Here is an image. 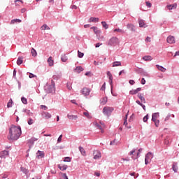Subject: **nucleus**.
<instances>
[{
  "mask_svg": "<svg viewBox=\"0 0 179 179\" xmlns=\"http://www.w3.org/2000/svg\"><path fill=\"white\" fill-rule=\"evenodd\" d=\"M21 135L22 129L20 128V127L12 125L11 127L9 129L8 139L9 141H17Z\"/></svg>",
  "mask_w": 179,
  "mask_h": 179,
  "instance_id": "1",
  "label": "nucleus"
},
{
  "mask_svg": "<svg viewBox=\"0 0 179 179\" xmlns=\"http://www.w3.org/2000/svg\"><path fill=\"white\" fill-rule=\"evenodd\" d=\"M108 47H117L120 45V39L117 36H113L106 43Z\"/></svg>",
  "mask_w": 179,
  "mask_h": 179,
  "instance_id": "2",
  "label": "nucleus"
},
{
  "mask_svg": "<svg viewBox=\"0 0 179 179\" xmlns=\"http://www.w3.org/2000/svg\"><path fill=\"white\" fill-rule=\"evenodd\" d=\"M153 159V154L152 152H148L145 155V164H149L150 163V161Z\"/></svg>",
  "mask_w": 179,
  "mask_h": 179,
  "instance_id": "3",
  "label": "nucleus"
},
{
  "mask_svg": "<svg viewBox=\"0 0 179 179\" xmlns=\"http://www.w3.org/2000/svg\"><path fill=\"white\" fill-rule=\"evenodd\" d=\"M114 111V108L108 106H105L103 109V114H106V115H108V114H111Z\"/></svg>",
  "mask_w": 179,
  "mask_h": 179,
  "instance_id": "4",
  "label": "nucleus"
},
{
  "mask_svg": "<svg viewBox=\"0 0 179 179\" xmlns=\"http://www.w3.org/2000/svg\"><path fill=\"white\" fill-rule=\"evenodd\" d=\"M9 156V152L7 150H3L0 152V157L1 159H6V157Z\"/></svg>",
  "mask_w": 179,
  "mask_h": 179,
  "instance_id": "5",
  "label": "nucleus"
},
{
  "mask_svg": "<svg viewBox=\"0 0 179 179\" xmlns=\"http://www.w3.org/2000/svg\"><path fill=\"white\" fill-rule=\"evenodd\" d=\"M166 41L169 44H174L176 43V38L173 36H169L167 37Z\"/></svg>",
  "mask_w": 179,
  "mask_h": 179,
  "instance_id": "6",
  "label": "nucleus"
},
{
  "mask_svg": "<svg viewBox=\"0 0 179 179\" xmlns=\"http://www.w3.org/2000/svg\"><path fill=\"white\" fill-rule=\"evenodd\" d=\"M81 92H82V94H83L84 96H89V94H90V89L87 87H84L81 90Z\"/></svg>",
  "mask_w": 179,
  "mask_h": 179,
  "instance_id": "7",
  "label": "nucleus"
},
{
  "mask_svg": "<svg viewBox=\"0 0 179 179\" xmlns=\"http://www.w3.org/2000/svg\"><path fill=\"white\" fill-rule=\"evenodd\" d=\"M101 157V153L99 151L95 150L94 152V159L97 160V159H100Z\"/></svg>",
  "mask_w": 179,
  "mask_h": 179,
  "instance_id": "8",
  "label": "nucleus"
},
{
  "mask_svg": "<svg viewBox=\"0 0 179 179\" xmlns=\"http://www.w3.org/2000/svg\"><path fill=\"white\" fill-rule=\"evenodd\" d=\"M94 125L98 128V129L101 130V134H104V130L103 129V126L99 124V123H97V122H94Z\"/></svg>",
  "mask_w": 179,
  "mask_h": 179,
  "instance_id": "9",
  "label": "nucleus"
},
{
  "mask_svg": "<svg viewBox=\"0 0 179 179\" xmlns=\"http://www.w3.org/2000/svg\"><path fill=\"white\" fill-rule=\"evenodd\" d=\"M166 8L169 9V10H171L173 9H177V3H175L172 5L166 6Z\"/></svg>",
  "mask_w": 179,
  "mask_h": 179,
  "instance_id": "10",
  "label": "nucleus"
},
{
  "mask_svg": "<svg viewBox=\"0 0 179 179\" xmlns=\"http://www.w3.org/2000/svg\"><path fill=\"white\" fill-rule=\"evenodd\" d=\"M48 92V93H55V87L53 85H50Z\"/></svg>",
  "mask_w": 179,
  "mask_h": 179,
  "instance_id": "11",
  "label": "nucleus"
},
{
  "mask_svg": "<svg viewBox=\"0 0 179 179\" xmlns=\"http://www.w3.org/2000/svg\"><path fill=\"white\" fill-rule=\"evenodd\" d=\"M159 117H160V115L159 114V113H153L152 115V121H156V120H157Z\"/></svg>",
  "mask_w": 179,
  "mask_h": 179,
  "instance_id": "12",
  "label": "nucleus"
},
{
  "mask_svg": "<svg viewBox=\"0 0 179 179\" xmlns=\"http://www.w3.org/2000/svg\"><path fill=\"white\" fill-rule=\"evenodd\" d=\"M42 115L45 118L46 120H49V118H51V114L48 112H44Z\"/></svg>",
  "mask_w": 179,
  "mask_h": 179,
  "instance_id": "13",
  "label": "nucleus"
},
{
  "mask_svg": "<svg viewBox=\"0 0 179 179\" xmlns=\"http://www.w3.org/2000/svg\"><path fill=\"white\" fill-rule=\"evenodd\" d=\"M67 118H69V120H78V115H67Z\"/></svg>",
  "mask_w": 179,
  "mask_h": 179,
  "instance_id": "14",
  "label": "nucleus"
},
{
  "mask_svg": "<svg viewBox=\"0 0 179 179\" xmlns=\"http://www.w3.org/2000/svg\"><path fill=\"white\" fill-rule=\"evenodd\" d=\"M106 73H107V75H108V76L109 78V83L110 85H113V75L111 74V72L107 71Z\"/></svg>",
  "mask_w": 179,
  "mask_h": 179,
  "instance_id": "15",
  "label": "nucleus"
},
{
  "mask_svg": "<svg viewBox=\"0 0 179 179\" xmlns=\"http://www.w3.org/2000/svg\"><path fill=\"white\" fill-rule=\"evenodd\" d=\"M36 157H38V159L43 158L44 157V152L43 151H38L36 153Z\"/></svg>",
  "mask_w": 179,
  "mask_h": 179,
  "instance_id": "16",
  "label": "nucleus"
},
{
  "mask_svg": "<svg viewBox=\"0 0 179 179\" xmlns=\"http://www.w3.org/2000/svg\"><path fill=\"white\" fill-rule=\"evenodd\" d=\"M58 168L62 171H64L66 170V169H68V165H61V164H59L58 165Z\"/></svg>",
  "mask_w": 179,
  "mask_h": 179,
  "instance_id": "17",
  "label": "nucleus"
},
{
  "mask_svg": "<svg viewBox=\"0 0 179 179\" xmlns=\"http://www.w3.org/2000/svg\"><path fill=\"white\" fill-rule=\"evenodd\" d=\"M23 112L27 114V115H29V117H33V113L30 111L29 109H24Z\"/></svg>",
  "mask_w": 179,
  "mask_h": 179,
  "instance_id": "18",
  "label": "nucleus"
},
{
  "mask_svg": "<svg viewBox=\"0 0 179 179\" xmlns=\"http://www.w3.org/2000/svg\"><path fill=\"white\" fill-rule=\"evenodd\" d=\"M48 63L49 64V66H54V60H52V57H50L48 59Z\"/></svg>",
  "mask_w": 179,
  "mask_h": 179,
  "instance_id": "19",
  "label": "nucleus"
},
{
  "mask_svg": "<svg viewBox=\"0 0 179 179\" xmlns=\"http://www.w3.org/2000/svg\"><path fill=\"white\" fill-rule=\"evenodd\" d=\"M158 71H160L161 72H165L166 71V68L159 65V64H157L156 65Z\"/></svg>",
  "mask_w": 179,
  "mask_h": 179,
  "instance_id": "20",
  "label": "nucleus"
},
{
  "mask_svg": "<svg viewBox=\"0 0 179 179\" xmlns=\"http://www.w3.org/2000/svg\"><path fill=\"white\" fill-rule=\"evenodd\" d=\"M90 22L97 23L99 22V17H91L89 20Z\"/></svg>",
  "mask_w": 179,
  "mask_h": 179,
  "instance_id": "21",
  "label": "nucleus"
},
{
  "mask_svg": "<svg viewBox=\"0 0 179 179\" xmlns=\"http://www.w3.org/2000/svg\"><path fill=\"white\" fill-rule=\"evenodd\" d=\"M142 88L138 87L136 90L130 91V94H136L138 92H141Z\"/></svg>",
  "mask_w": 179,
  "mask_h": 179,
  "instance_id": "22",
  "label": "nucleus"
},
{
  "mask_svg": "<svg viewBox=\"0 0 179 179\" xmlns=\"http://www.w3.org/2000/svg\"><path fill=\"white\" fill-rule=\"evenodd\" d=\"M23 64V57H19L17 60V65H22Z\"/></svg>",
  "mask_w": 179,
  "mask_h": 179,
  "instance_id": "23",
  "label": "nucleus"
},
{
  "mask_svg": "<svg viewBox=\"0 0 179 179\" xmlns=\"http://www.w3.org/2000/svg\"><path fill=\"white\" fill-rule=\"evenodd\" d=\"M91 29H93L94 32L95 33V34H100V33H101V30H99L97 29V27H92Z\"/></svg>",
  "mask_w": 179,
  "mask_h": 179,
  "instance_id": "24",
  "label": "nucleus"
},
{
  "mask_svg": "<svg viewBox=\"0 0 179 179\" xmlns=\"http://www.w3.org/2000/svg\"><path fill=\"white\" fill-rule=\"evenodd\" d=\"M15 23H22V20H19V19L12 20L10 22V24H15Z\"/></svg>",
  "mask_w": 179,
  "mask_h": 179,
  "instance_id": "25",
  "label": "nucleus"
},
{
  "mask_svg": "<svg viewBox=\"0 0 179 179\" xmlns=\"http://www.w3.org/2000/svg\"><path fill=\"white\" fill-rule=\"evenodd\" d=\"M143 59L144 61H152V59H153V57H152V56H150V55H148V56H144V57H143Z\"/></svg>",
  "mask_w": 179,
  "mask_h": 179,
  "instance_id": "26",
  "label": "nucleus"
},
{
  "mask_svg": "<svg viewBox=\"0 0 179 179\" xmlns=\"http://www.w3.org/2000/svg\"><path fill=\"white\" fill-rule=\"evenodd\" d=\"M62 62H66L68 61V56L66 55H62L61 57Z\"/></svg>",
  "mask_w": 179,
  "mask_h": 179,
  "instance_id": "27",
  "label": "nucleus"
},
{
  "mask_svg": "<svg viewBox=\"0 0 179 179\" xmlns=\"http://www.w3.org/2000/svg\"><path fill=\"white\" fill-rule=\"evenodd\" d=\"M139 26L140 27H146V24H145V21L143 20H139Z\"/></svg>",
  "mask_w": 179,
  "mask_h": 179,
  "instance_id": "28",
  "label": "nucleus"
},
{
  "mask_svg": "<svg viewBox=\"0 0 179 179\" xmlns=\"http://www.w3.org/2000/svg\"><path fill=\"white\" fill-rule=\"evenodd\" d=\"M76 72H77V73H80L83 71V67L82 66H77L75 69Z\"/></svg>",
  "mask_w": 179,
  "mask_h": 179,
  "instance_id": "29",
  "label": "nucleus"
},
{
  "mask_svg": "<svg viewBox=\"0 0 179 179\" xmlns=\"http://www.w3.org/2000/svg\"><path fill=\"white\" fill-rule=\"evenodd\" d=\"M172 169L175 173H177V171L178 170V166H177V163H173V164L172 166Z\"/></svg>",
  "mask_w": 179,
  "mask_h": 179,
  "instance_id": "30",
  "label": "nucleus"
},
{
  "mask_svg": "<svg viewBox=\"0 0 179 179\" xmlns=\"http://www.w3.org/2000/svg\"><path fill=\"white\" fill-rule=\"evenodd\" d=\"M127 29H130L131 31H135V26H134L132 24H127Z\"/></svg>",
  "mask_w": 179,
  "mask_h": 179,
  "instance_id": "31",
  "label": "nucleus"
},
{
  "mask_svg": "<svg viewBox=\"0 0 179 179\" xmlns=\"http://www.w3.org/2000/svg\"><path fill=\"white\" fill-rule=\"evenodd\" d=\"M79 150H80L81 155H83V156H86V151L85 150V148H83L82 147H79Z\"/></svg>",
  "mask_w": 179,
  "mask_h": 179,
  "instance_id": "32",
  "label": "nucleus"
},
{
  "mask_svg": "<svg viewBox=\"0 0 179 179\" xmlns=\"http://www.w3.org/2000/svg\"><path fill=\"white\" fill-rule=\"evenodd\" d=\"M41 30H50V28L48 25L45 24L41 27Z\"/></svg>",
  "mask_w": 179,
  "mask_h": 179,
  "instance_id": "33",
  "label": "nucleus"
},
{
  "mask_svg": "<svg viewBox=\"0 0 179 179\" xmlns=\"http://www.w3.org/2000/svg\"><path fill=\"white\" fill-rule=\"evenodd\" d=\"M101 104L104 106L107 103V97L102 98L100 101Z\"/></svg>",
  "mask_w": 179,
  "mask_h": 179,
  "instance_id": "34",
  "label": "nucleus"
},
{
  "mask_svg": "<svg viewBox=\"0 0 179 179\" xmlns=\"http://www.w3.org/2000/svg\"><path fill=\"white\" fill-rule=\"evenodd\" d=\"M31 53L32 57H37V51L35 50L34 48H32L31 50Z\"/></svg>",
  "mask_w": 179,
  "mask_h": 179,
  "instance_id": "35",
  "label": "nucleus"
},
{
  "mask_svg": "<svg viewBox=\"0 0 179 179\" xmlns=\"http://www.w3.org/2000/svg\"><path fill=\"white\" fill-rule=\"evenodd\" d=\"M23 1L22 0H15V6H20V5H22Z\"/></svg>",
  "mask_w": 179,
  "mask_h": 179,
  "instance_id": "36",
  "label": "nucleus"
},
{
  "mask_svg": "<svg viewBox=\"0 0 179 179\" xmlns=\"http://www.w3.org/2000/svg\"><path fill=\"white\" fill-rule=\"evenodd\" d=\"M115 66H121V62H114L113 63V67H115Z\"/></svg>",
  "mask_w": 179,
  "mask_h": 179,
  "instance_id": "37",
  "label": "nucleus"
},
{
  "mask_svg": "<svg viewBox=\"0 0 179 179\" xmlns=\"http://www.w3.org/2000/svg\"><path fill=\"white\" fill-rule=\"evenodd\" d=\"M138 99L143 102V103H146V101L145 100V97L142 96V94H138Z\"/></svg>",
  "mask_w": 179,
  "mask_h": 179,
  "instance_id": "38",
  "label": "nucleus"
},
{
  "mask_svg": "<svg viewBox=\"0 0 179 179\" xmlns=\"http://www.w3.org/2000/svg\"><path fill=\"white\" fill-rule=\"evenodd\" d=\"M12 104H13V101L10 99L7 103L8 108H10V107H12Z\"/></svg>",
  "mask_w": 179,
  "mask_h": 179,
  "instance_id": "39",
  "label": "nucleus"
},
{
  "mask_svg": "<svg viewBox=\"0 0 179 179\" xmlns=\"http://www.w3.org/2000/svg\"><path fill=\"white\" fill-rule=\"evenodd\" d=\"M83 115L87 117V118H88V120H91L92 118V115H90V114H89V112H84Z\"/></svg>",
  "mask_w": 179,
  "mask_h": 179,
  "instance_id": "40",
  "label": "nucleus"
},
{
  "mask_svg": "<svg viewBox=\"0 0 179 179\" xmlns=\"http://www.w3.org/2000/svg\"><path fill=\"white\" fill-rule=\"evenodd\" d=\"M101 24L104 29H108V24H107V22L103 21L101 22Z\"/></svg>",
  "mask_w": 179,
  "mask_h": 179,
  "instance_id": "41",
  "label": "nucleus"
},
{
  "mask_svg": "<svg viewBox=\"0 0 179 179\" xmlns=\"http://www.w3.org/2000/svg\"><path fill=\"white\" fill-rule=\"evenodd\" d=\"M152 121H153V122H155V127H157V128L159 127V125L160 124V120H152Z\"/></svg>",
  "mask_w": 179,
  "mask_h": 179,
  "instance_id": "42",
  "label": "nucleus"
},
{
  "mask_svg": "<svg viewBox=\"0 0 179 179\" xmlns=\"http://www.w3.org/2000/svg\"><path fill=\"white\" fill-rule=\"evenodd\" d=\"M83 55H85V54H83V52H80V51H78V58H83Z\"/></svg>",
  "mask_w": 179,
  "mask_h": 179,
  "instance_id": "43",
  "label": "nucleus"
},
{
  "mask_svg": "<svg viewBox=\"0 0 179 179\" xmlns=\"http://www.w3.org/2000/svg\"><path fill=\"white\" fill-rule=\"evenodd\" d=\"M34 124V120L31 118H29L28 120V124L29 125H33Z\"/></svg>",
  "mask_w": 179,
  "mask_h": 179,
  "instance_id": "44",
  "label": "nucleus"
},
{
  "mask_svg": "<svg viewBox=\"0 0 179 179\" xmlns=\"http://www.w3.org/2000/svg\"><path fill=\"white\" fill-rule=\"evenodd\" d=\"M148 120H149V115L147 114L143 119V122H148Z\"/></svg>",
  "mask_w": 179,
  "mask_h": 179,
  "instance_id": "45",
  "label": "nucleus"
},
{
  "mask_svg": "<svg viewBox=\"0 0 179 179\" xmlns=\"http://www.w3.org/2000/svg\"><path fill=\"white\" fill-rule=\"evenodd\" d=\"M165 145H169L170 144V138L169 137H166L164 141Z\"/></svg>",
  "mask_w": 179,
  "mask_h": 179,
  "instance_id": "46",
  "label": "nucleus"
},
{
  "mask_svg": "<svg viewBox=\"0 0 179 179\" xmlns=\"http://www.w3.org/2000/svg\"><path fill=\"white\" fill-rule=\"evenodd\" d=\"M98 40H99V41H106V38L104 37V36H100L98 38Z\"/></svg>",
  "mask_w": 179,
  "mask_h": 179,
  "instance_id": "47",
  "label": "nucleus"
},
{
  "mask_svg": "<svg viewBox=\"0 0 179 179\" xmlns=\"http://www.w3.org/2000/svg\"><path fill=\"white\" fill-rule=\"evenodd\" d=\"M21 101H22L23 104H27V99L22 97Z\"/></svg>",
  "mask_w": 179,
  "mask_h": 179,
  "instance_id": "48",
  "label": "nucleus"
},
{
  "mask_svg": "<svg viewBox=\"0 0 179 179\" xmlns=\"http://www.w3.org/2000/svg\"><path fill=\"white\" fill-rule=\"evenodd\" d=\"M40 108L41 109V110H48V108L46 106H44V105H41L40 106Z\"/></svg>",
  "mask_w": 179,
  "mask_h": 179,
  "instance_id": "49",
  "label": "nucleus"
},
{
  "mask_svg": "<svg viewBox=\"0 0 179 179\" xmlns=\"http://www.w3.org/2000/svg\"><path fill=\"white\" fill-rule=\"evenodd\" d=\"M145 5L148 8H152V3L149 1L145 2Z\"/></svg>",
  "mask_w": 179,
  "mask_h": 179,
  "instance_id": "50",
  "label": "nucleus"
},
{
  "mask_svg": "<svg viewBox=\"0 0 179 179\" xmlns=\"http://www.w3.org/2000/svg\"><path fill=\"white\" fill-rule=\"evenodd\" d=\"M127 118H128V115H126V117L124 118V125H125V127L128 125V122H127Z\"/></svg>",
  "mask_w": 179,
  "mask_h": 179,
  "instance_id": "51",
  "label": "nucleus"
},
{
  "mask_svg": "<svg viewBox=\"0 0 179 179\" xmlns=\"http://www.w3.org/2000/svg\"><path fill=\"white\" fill-rule=\"evenodd\" d=\"M21 171H22V173H24L25 174H27V169H26V168L21 167Z\"/></svg>",
  "mask_w": 179,
  "mask_h": 179,
  "instance_id": "52",
  "label": "nucleus"
},
{
  "mask_svg": "<svg viewBox=\"0 0 179 179\" xmlns=\"http://www.w3.org/2000/svg\"><path fill=\"white\" fill-rule=\"evenodd\" d=\"M114 31H117L118 33H124V31L121 29H114Z\"/></svg>",
  "mask_w": 179,
  "mask_h": 179,
  "instance_id": "53",
  "label": "nucleus"
},
{
  "mask_svg": "<svg viewBox=\"0 0 179 179\" xmlns=\"http://www.w3.org/2000/svg\"><path fill=\"white\" fill-rule=\"evenodd\" d=\"M64 162H71V157H65L64 159Z\"/></svg>",
  "mask_w": 179,
  "mask_h": 179,
  "instance_id": "54",
  "label": "nucleus"
},
{
  "mask_svg": "<svg viewBox=\"0 0 179 179\" xmlns=\"http://www.w3.org/2000/svg\"><path fill=\"white\" fill-rule=\"evenodd\" d=\"M136 150H132L131 151L129 152V156H134V154L135 153Z\"/></svg>",
  "mask_w": 179,
  "mask_h": 179,
  "instance_id": "55",
  "label": "nucleus"
},
{
  "mask_svg": "<svg viewBox=\"0 0 179 179\" xmlns=\"http://www.w3.org/2000/svg\"><path fill=\"white\" fill-rule=\"evenodd\" d=\"M62 141V135H60L57 139V143H59Z\"/></svg>",
  "mask_w": 179,
  "mask_h": 179,
  "instance_id": "56",
  "label": "nucleus"
},
{
  "mask_svg": "<svg viewBox=\"0 0 179 179\" xmlns=\"http://www.w3.org/2000/svg\"><path fill=\"white\" fill-rule=\"evenodd\" d=\"M101 90L102 91L106 90V83L103 84L102 87H101Z\"/></svg>",
  "mask_w": 179,
  "mask_h": 179,
  "instance_id": "57",
  "label": "nucleus"
},
{
  "mask_svg": "<svg viewBox=\"0 0 179 179\" xmlns=\"http://www.w3.org/2000/svg\"><path fill=\"white\" fill-rule=\"evenodd\" d=\"M36 141V138H31L29 140V143L33 145L34 142Z\"/></svg>",
  "mask_w": 179,
  "mask_h": 179,
  "instance_id": "58",
  "label": "nucleus"
},
{
  "mask_svg": "<svg viewBox=\"0 0 179 179\" xmlns=\"http://www.w3.org/2000/svg\"><path fill=\"white\" fill-rule=\"evenodd\" d=\"M35 76H34V74L30 73H29V78H30V79H31V78H34Z\"/></svg>",
  "mask_w": 179,
  "mask_h": 179,
  "instance_id": "59",
  "label": "nucleus"
},
{
  "mask_svg": "<svg viewBox=\"0 0 179 179\" xmlns=\"http://www.w3.org/2000/svg\"><path fill=\"white\" fill-rule=\"evenodd\" d=\"M145 83H146V80H145V78H142L141 79V85H145Z\"/></svg>",
  "mask_w": 179,
  "mask_h": 179,
  "instance_id": "60",
  "label": "nucleus"
},
{
  "mask_svg": "<svg viewBox=\"0 0 179 179\" xmlns=\"http://www.w3.org/2000/svg\"><path fill=\"white\" fill-rule=\"evenodd\" d=\"M146 43H150V37L148 36L145 39Z\"/></svg>",
  "mask_w": 179,
  "mask_h": 179,
  "instance_id": "61",
  "label": "nucleus"
},
{
  "mask_svg": "<svg viewBox=\"0 0 179 179\" xmlns=\"http://www.w3.org/2000/svg\"><path fill=\"white\" fill-rule=\"evenodd\" d=\"M129 83L130 85H134V84L135 83V81H134V80H130L129 81Z\"/></svg>",
  "mask_w": 179,
  "mask_h": 179,
  "instance_id": "62",
  "label": "nucleus"
},
{
  "mask_svg": "<svg viewBox=\"0 0 179 179\" xmlns=\"http://www.w3.org/2000/svg\"><path fill=\"white\" fill-rule=\"evenodd\" d=\"M102 43H98L96 44L95 47L96 48H99V47H100V45H101Z\"/></svg>",
  "mask_w": 179,
  "mask_h": 179,
  "instance_id": "63",
  "label": "nucleus"
},
{
  "mask_svg": "<svg viewBox=\"0 0 179 179\" xmlns=\"http://www.w3.org/2000/svg\"><path fill=\"white\" fill-rule=\"evenodd\" d=\"M64 179H68V176H66V173L63 174Z\"/></svg>",
  "mask_w": 179,
  "mask_h": 179,
  "instance_id": "64",
  "label": "nucleus"
}]
</instances>
